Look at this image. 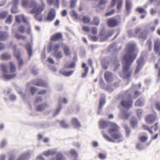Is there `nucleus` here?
<instances>
[{"mask_svg": "<svg viewBox=\"0 0 160 160\" xmlns=\"http://www.w3.org/2000/svg\"><path fill=\"white\" fill-rule=\"evenodd\" d=\"M136 46V44L134 43L128 44L127 47V53L124 55L123 57L124 62L123 66V78L125 79H128L131 75V72L128 70L136 57L133 53Z\"/></svg>", "mask_w": 160, "mask_h": 160, "instance_id": "1", "label": "nucleus"}, {"mask_svg": "<svg viewBox=\"0 0 160 160\" xmlns=\"http://www.w3.org/2000/svg\"><path fill=\"white\" fill-rule=\"evenodd\" d=\"M42 5L39 6V8H37L36 7L33 8L30 12L31 14L36 13L34 15V18L36 19L39 22L42 21V16L41 12L44 9L45 5L43 2L41 1Z\"/></svg>", "mask_w": 160, "mask_h": 160, "instance_id": "2", "label": "nucleus"}, {"mask_svg": "<svg viewBox=\"0 0 160 160\" xmlns=\"http://www.w3.org/2000/svg\"><path fill=\"white\" fill-rule=\"evenodd\" d=\"M7 65L6 64H2L0 66V68L3 72L2 75V79L5 81L13 78L16 76V73L13 74H8Z\"/></svg>", "mask_w": 160, "mask_h": 160, "instance_id": "3", "label": "nucleus"}, {"mask_svg": "<svg viewBox=\"0 0 160 160\" xmlns=\"http://www.w3.org/2000/svg\"><path fill=\"white\" fill-rule=\"evenodd\" d=\"M118 128L119 127L117 125V127H111L108 129V132L113 138L117 139L122 138V135L118 132Z\"/></svg>", "mask_w": 160, "mask_h": 160, "instance_id": "4", "label": "nucleus"}, {"mask_svg": "<svg viewBox=\"0 0 160 160\" xmlns=\"http://www.w3.org/2000/svg\"><path fill=\"white\" fill-rule=\"evenodd\" d=\"M137 63L138 65L134 72V74L135 75L138 74L139 72L144 64V61L143 56H141L137 59Z\"/></svg>", "mask_w": 160, "mask_h": 160, "instance_id": "5", "label": "nucleus"}, {"mask_svg": "<svg viewBox=\"0 0 160 160\" xmlns=\"http://www.w3.org/2000/svg\"><path fill=\"white\" fill-rule=\"evenodd\" d=\"M99 124L101 129H104L110 126H111L112 127H117V125L115 123L102 120H101L99 122Z\"/></svg>", "mask_w": 160, "mask_h": 160, "instance_id": "6", "label": "nucleus"}, {"mask_svg": "<svg viewBox=\"0 0 160 160\" xmlns=\"http://www.w3.org/2000/svg\"><path fill=\"white\" fill-rule=\"evenodd\" d=\"M32 83L34 85L39 87H47L48 84L44 81L40 79H36L32 81Z\"/></svg>", "mask_w": 160, "mask_h": 160, "instance_id": "7", "label": "nucleus"}, {"mask_svg": "<svg viewBox=\"0 0 160 160\" xmlns=\"http://www.w3.org/2000/svg\"><path fill=\"white\" fill-rule=\"evenodd\" d=\"M32 83L34 85L39 87H47L48 84L44 81L40 79H36L32 81Z\"/></svg>", "mask_w": 160, "mask_h": 160, "instance_id": "8", "label": "nucleus"}, {"mask_svg": "<svg viewBox=\"0 0 160 160\" xmlns=\"http://www.w3.org/2000/svg\"><path fill=\"white\" fill-rule=\"evenodd\" d=\"M13 53L17 59L18 67L20 68L23 65V61L22 59L21 58L20 53L18 50L15 49L13 51Z\"/></svg>", "mask_w": 160, "mask_h": 160, "instance_id": "9", "label": "nucleus"}, {"mask_svg": "<svg viewBox=\"0 0 160 160\" xmlns=\"http://www.w3.org/2000/svg\"><path fill=\"white\" fill-rule=\"evenodd\" d=\"M131 114L127 110L123 109L121 111L119 114V117L124 120H126L128 119L129 117Z\"/></svg>", "mask_w": 160, "mask_h": 160, "instance_id": "10", "label": "nucleus"}, {"mask_svg": "<svg viewBox=\"0 0 160 160\" xmlns=\"http://www.w3.org/2000/svg\"><path fill=\"white\" fill-rule=\"evenodd\" d=\"M120 104L123 107L126 108L128 109L132 106V100H126L123 99L121 101Z\"/></svg>", "mask_w": 160, "mask_h": 160, "instance_id": "11", "label": "nucleus"}, {"mask_svg": "<svg viewBox=\"0 0 160 160\" xmlns=\"http://www.w3.org/2000/svg\"><path fill=\"white\" fill-rule=\"evenodd\" d=\"M56 16V11L53 8H51L48 13L47 20L49 21H52L54 19Z\"/></svg>", "mask_w": 160, "mask_h": 160, "instance_id": "12", "label": "nucleus"}, {"mask_svg": "<svg viewBox=\"0 0 160 160\" xmlns=\"http://www.w3.org/2000/svg\"><path fill=\"white\" fill-rule=\"evenodd\" d=\"M108 23L110 27L113 28L118 25V21L116 19L112 18L108 20Z\"/></svg>", "mask_w": 160, "mask_h": 160, "instance_id": "13", "label": "nucleus"}, {"mask_svg": "<svg viewBox=\"0 0 160 160\" xmlns=\"http://www.w3.org/2000/svg\"><path fill=\"white\" fill-rule=\"evenodd\" d=\"M154 50L157 53L158 52V54L160 55V39H158L154 41Z\"/></svg>", "mask_w": 160, "mask_h": 160, "instance_id": "14", "label": "nucleus"}, {"mask_svg": "<svg viewBox=\"0 0 160 160\" xmlns=\"http://www.w3.org/2000/svg\"><path fill=\"white\" fill-rule=\"evenodd\" d=\"M145 103V98L142 97H141L136 101L135 105L136 106L142 107L144 105Z\"/></svg>", "mask_w": 160, "mask_h": 160, "instance_id": "15", "label": "nucleus"}, {"mask_svg": "<svg viewBox=\"0 0 160 160\" xmlns=\"http://www.w3.org/2000/svg\"><path fill=\"white\" fill-rule=\"evenodd\" d=\"M72 124L74 127L77 128H79L81 126L80 122L76 118H74L72 119Z\"/></svg>", "mask_w": 160, "mask_h": 160, "instance_id": "16", "label": "nucleus"}, {"mask_svg": "<svg viewBox=\"0 0 160 160\" xmlns=\"http://www.w3.org/2000/svg\"><path fill=\"white\" fill-rule=\"evenodd\" d=\"M62 37V35L61 32H58L52 36L51 40L52 41H56L58 40H61Z\"/></svg>", "mask_w": 160, "mask_h": 160, "instance_id": "17", "label": "nucleus"}, {"mask_svg": "<svg viewBox=\"0 0 160 160\" xmlns=\"http://www.w3.org/2000/svg\"><path fill=\"white\" fill-rule=\"evenodd\" d=\"M104 77L106 81L108 83L111 82L112 80V74L109 71H107L104 73Z\"/></svg>", "mask_w": 160, "mask_h": 160, "instance_id": "18", "label": "nucleus"}, {"mask_svg": "<svg viewBox=\"0 0 160 160\" xmlns=\"http://www.w3.org/2000/svg\"><path fill=\"white\" fill-rule=\"evenodd\" d=\"M156 120L155 116L152 114L148 116L146 118L147 122L148 124H152Z\"/></svg>", "mask_w": 160, "mask_h": 160, "instance_id": "19", "label": "nucleus"}, {"mask_svg": "<svg viewBox=\"0 0 160 160\" xmlns=\"http://www.w3.org/2000/svg\"><path fill=\"white\" fill-rule=\"evenodd\" d=\"M116 1L118 2L117 8L119 10L122 7L123 0H112V2L111 3V6L112 7H113L115 6Z\"/></svg>", "mask_w": 160, "mask_h": 160, "instance_id": "20", "label": "nucleus"}, {"mask_svg": "<svg viewBox=\"0 0 160 160\" xmlns=\"http://www.w3.org/2000/svg\"><path fill=\"white\" fill-rule=\"evenodd\" d=\"M30 158V155L29 153L26 152L20 155L17 160H28Z\"/></svg>", "mask_w": 160, "mask_h": 160, "instance_id": "21", "label": "nucleus"}, {"mask_svg": "<svg viewBox=\"0 0 160 160\" xmlns=\"http://www.w3.org/2000/svg\"><path fill=\"white\" fill-rule=\"evenodd\" d=\"M105 103V99L103 98H101L99 100V107L98 111V114H100L102 108Z\"/></svg>", "mask_w": 160, "mask_h": 160, "instance_id": "22", "label": "nucleus"}, {"mask_svg": "<svg viewBox=\"0 0 160 160\" xmlns=\"http://www.w3.org/2000/svg\"><path fill=\"white\" fill-rule=\"evenodd\" d=\"M9 37L8 33L5 32L0 31V41H5Z\"/></svg>", "mask_w": 160, "mask_h": 160, "instance_id": "23", "label": "nucleus"}, {"mask_svg": "<svg viewBox=\"0 0 160 160\" xmlns=\"http://www.w3.org/2000/svg\"><path fill=\"white\" fill-rule=\"evenodd\" d=\"M117 43L115 42L111 44L109 47L108 52H116L117 50Z\"/></svg>", "mask_w": 160, "mask_h": 160, "instance_id": "24", "label": "nucleus"}, {"mask_svg": "<svg viewBox=\"0 0 160 160\" xmlns=\"http://www.w3.org/2000/svg\"><path fill=\"white\" fill-rule=\"evenodd\" d=\"M25 47L28 55L30 57L31 56L32 54V49L31 44L29 42L27 43Z\"/></svg>", "mask_w": 160, "mask_h": 160, "instance_id": "25", "label": "nucleus"}, {"mask_svg": "<svg viewBox=\"0 0 160 160\" xmlns=\"http://www.w3.org/2000/svg\"><path fill=\"white\" fill-rule=\"evenodd\" d=\"M15 18L16 21L18 23H20V18L22 19L24 23H27L26 18L23 14H21L19 16H16Z\"/></svg>", "mask_w": 160, "mask_h": 160, "instance_id": "26", "label": "nucleus"}, {"mask_svg": "<svg viewBox=\"0 0 160 160\" xmlns=\"http://www.w3.org/2000/svg\"><path fill=\"white\" fill-rule=\"evenodd\" d=\"M47 107L48 105L45 103H44L38 106L36 108V109L38 111L42 112L44 110L46 107Z\"/></svg>", "mask_w": 160, "mask_h": 160, "instance_id": "27", "label": "nucleus"}, {"mask_svg": "<svg viewBox=\"0 0 160 160\" xmlns=\"http://www.w3.org/2000/svg\"><path fill=\"white\" fill-rule=\"evenodd\" d=\"M138 121L136 118L133 117L131 119V125L133 128H135L137 126Z\"/></svg>", "mask_w": 160, "mask_h": 160, "instance_id": "28", "label": "nucleus"}, {"mask_svg": "<svg viewBox=\"0 0 160 160\" xmlns=\"http://www.w3.org/2000/svg\"><path fill=\"white\" fill-rule=\"evenodd\" d=\"M100 19L98 17L94 16L92 21V23L93 25L98 26L100 23Z\"/></svg>", "mask_w": 160, "mask_h": 160, "instance_id": "29", "label": "nucleus"}, {"mask_svg": "<svg viewBox=\"0 0 160 160\" xmlns=\"http://www.w3.org/2000/svg\"><path fill=\"white\" fill-rule=\"evenodd\" d=\"M132 6V2L130 0H126V8L127 12L130 13V9Z\"/></svg>", "mask_w": 160, "mask_h": 160, "instance_id": "30", "label": "nucleus"}, {"mask_svg": "<svg viewBox=\"0 0 160 160\" xmlns=\"http://www.w3.org/2000/svg\"><path fill=\"white\" fill-rule=\"evenodd\" d=\"M63 51L64 54L67 56H68L71 54L69 47L66 45H65L63 47Z\"/></svg>", "mask_w": 160, "mask_h": 160, "instance_id": "31", "label": "nucleus"}, {"mask_svg": "<svg viewBox=\"0 0 160 160\" xmlns=\"http://www.w3.org/2000/svg\"><path fill=\"white\" fill-rule=\"evenodd\" d=\"M138 37L140 38H142L144 40H146L147 38L146 32L145 30L142 31L139 34Z\"/></svg>", "mask_w": 160, "mask_h": 160, "instance_id": "32", "label": "nucleus"}, {"mask_svg": "<svg viewBox=\"0 0 160 160\" xmlns=\"http://www.w3.org/2000/svg\"><path fill=\"white\" fill-rule=\"evenodd\" d=\"M114 33V31L113 30L108 31L106 35H105L103 37L104 40H107L108 38L111 36Z\"/></svg>", "mask_w": 160, "mask_h": 160, "instance_id": "33", "label": "nucleus"}, {"mask_svg": "<svg viewBox=\"0 0 160 160\" xmlns=\"http://www.w3.org/2000/svg\"><path fill=\"white\" fill-rule=\"evenodd\" d=\"M40 6H38L36 2L34 1L29 0L28 7L30 8L33 7V8H34L35 7H36L37 8H39Z\"/></svg>", "mask_w": 160, "mask_h": 160, "instance_id": "34", "label": "nucleus"}, {"mask_svg": "<svg viewBox=\"0 0 160 160\" xmlns=\"http://www.w3.org/2000/svg\"><path fill=\"white\" fill-rule=\"evenodd\" d=\"M65 159V158L61 152H59L57 153L55 160H64Z\"/></svg>", "mask_w": 160, "mask_h": 160, "instance_id": "35", "label": "nucleus"}, {"mask_svg": "<svg viewBox=\"0 0 160 160\" xmlns=\"http://www.w3.org/2000/svg\"><path fill=\"white\" fill-rule=\"evenodd\" d=\"M54 56L57 59L61 58L63 57L62 52L61 51L54 52Z\"/></svg>", "mask_w": 160, "mask_h": 160, "instance_id": "36", "label": "nucleus"}, {"mask_svg": "<svg viewBox=\"0 0 160 160\" xmlns=\"http://www.w3.org/2000/svg\"><path fill=\"white\" fill-rule=\"evenodd\" d=\"M10 56V55L8 53L4 52L2 54L1 58L3 60H7L9 59Z\"/></svg>", "mask_w": 160, "mask_h": 160, "instance_id": "37", "label": "nucleus"}, {"mask_svg": "<svg viewBox=\"0 0 160 160\" xmlns=\"http://www.w3.org/2000/svg\"><path fill=\"white\" fill-rule=\"evenodd\" d=\"M102 134L104 138L107 141L109 142H112L114 143L116 142V141L115 140H114L110 137H109L108 135L104 133V132H102Z\"/></svg>", "mask_w": 160, "mask_h": 160, "instance_id": "38", "label": "nucleus"}, {"mask_svg": "<svg viewBox=\"0 0 160 160\" xmlns=\"http://www.w3.org/2000/svg\"><path fill=\"white\" fill-rule=\"evenodd\" d=\"M9 70L11 72L13 73L16 71V68L15 65L12 62L10 63Z\"/></svg>", "mask_w": 160, "mask_h": 160, "instance_id": "39", "label": "nucleus"}, {"mask_svg": "<svg viewBox=\"0 0 160 160\" xmlns=\"http://www.w3.org/2000/svg\"><path fill=\"white\" fill-rule=\"evenodd\" d=\"M82 20L84 23H88L90 22L91 21V19L90 18L85 16H83Z\"/></svg>", "mask_w": 160, "mask_h": 160, "instance_id": "40", "label": "nucleus"}, {"mask_svg": "<svg viewBox=\"0 0 160 160\" xmlns=\"http://www.w3.org/2000/svg\"><path fill=\"white\" fill-rule=\"evenodd\" d=\"M62 108V105L61 104H59L58 107L56 110L55 112L53 115V116L55 117L58 115L60 111Z\"/></svg>", "mask_w": 160, "mask_h": 160, "instance_id": "41", "label": "nucleus"}, {"mask_svg": "<svg viewBox=\"0 0 160 160\" xmlns=\"http://www.w3.org/2000/svg\"><path fill=\"white\" fill-rule=\"evenodd\" d=\"M124 128L125 129L126 134V136L127 137H128L129 135L131 132V130L130 128L128 127L127 125L125 124L124 126Z\"/></svg>", "mask_w": 160, "mask_h": 160, "instance_id": "42", "label": "nucleus"}, {"mask_svg": "<svg viewBox=\"0 0 160 160\" xmlns=\"http://www.w3.org/2000/svg\"><path fill=\"white\" fill-rule=\"evenodd\" d=\"M70 14L71 16L73 17L76 19H78V14L74 10H72L70 12Z\"/></svg>", "mask_w": 160, "mask_h": 160, "instance_id": "43", "label": "nucleus"}, {"mask_svg": "<svg viewBox=\"0 0 160 160\" xmlns=\"http://www.w3.org/2000/svg\"><path fill=\"white\" fill-rule=\"evenodd\" d=\"M115 67L114 70L115 72L118 69V68L120 66V64L119 63V61L117 59H116L114 62Z\"/></svg>", "mask_w": 160, "mask_h": 160, "instance_id": "44", "label": "nucleus"}, {"mask_svg": "<svg viewBox=\"0 0 160 160\" xmlns=\"http://www.w3.org/2000/svg\"><path fill=\"white\" fill-rule=\"evenodd\" d=\"M11 11L12 13H16L18 12L17 5H13L11 8Z\"/></svg>", "mask_w": 160, "mask_h": 160, "instance_id": "45", "label": "nucleus"}, {"mask_svg": "<svg viewBox=\"0 0 160 160\" xmlns=\"http://www.w3.org/2000/svg\"><path fill=\"white\" fill-rule=\"evenodd\" d=\"M60 124L61 126L64 128H69V125L68 124L66 123L65 121H62L60 122Z\"/></svg>", "mask_w": 160, "mask_h": 160, "instance_id": "46", "label": "nucleus"}, {"mask_svg": "<svg viewBox=\"0 0 160 160\" xmlns=\"http://www.w3.org/2000/svg\"><path fill=\"white\" fill-rule=\"evenodd\" d=\"M76 65V63L75 62H72L69 65H65V68H74Z\"/></svg>", "mask_w": 160, "mask_h": 160, "instance_id": "47", "label": "nucleus"}, {"mask_svg": "<svg viewBox=\"0 0 160 160\" xmlns=\"http://www.w3.org/2000/svg\"><path fill=\"white\" fill-rule=\"evenodd\" d=\"M70 152L71 154L73 155V156L75 158H76L78 156V154L76 152V151L73 149H72L70 151Z\"/></svg>", "mask_w": 160, "mask_h": 160, "instance_id": "48", "label": "nucleus"}, {"mask_svg": "<svg viewBox=\"0 0 160 160\" xmlns=\"http://www.w3.org/2000/svg\"><path fill=\"white\" fill-rule=\"evenodd\" d=\"M143 110L142 109H139L137 110V114L139 118L142 116Z\"/></svg>", "mask_w": 160, "mask_h": 160, "instance_id": "49", "label": "nucleus"}, {"mask_svg": "<svg viewBox=\"0 0 160 160\" xmlns=\"http://www.w3.org/2000/svg\"><path fill=\"white\" fill-rule=\"evenodd\" d=\"M84 70V72L81 75V77L82 78H85L87 76L88 71V68H85Z\"/></svg>", "mask_w": 160, "mask_h": 160, "instance_id": "50", "label": "nucleus"}, {"mask_svg": "<svg viewBox=\"0 0 160 160\" xmlns=\"http://www.w3.org/2000/svg\"><path fill=\"white\" fill-rule=\"evenodd\" d=\"M8 14V12L7 11H4L0 13V18L3 19L5 18Z\"/></svg>", "mask_w": 160, "mask_h": 160, "instance_id": "51", "label": "nucleus"}, {"mask_svg": "<svg viewBox=\"0 0 160 160\" xmlns=\"http://www.w3.org/2000/svg\"><path fill=\"white\" fill-rule=\"evenodd\" d=\"M29 3V0H23L22 2V6L23 7H28Z\"/></svg>", "mask_w": 160, "mask_h": 160, "instance_id": "52", "label": "nucleus"}, {"mask_svg": "<svg viewBox=\"0 0 160 160\" xmlns=\"http://www.w3.org/2000/svg\"><path fill=\"white\" fill-rule=\"evenodd\" d=\"M148 139L147 137L145 136H141L139 138V140L142 142H145Z\"/></svg>", "mask_w": 160, "mask_h": 160, "instance_id": "53", "label": "nucleus"}, {"mask_svg": "<svg viewBox=\"0 0 160 160\" xmlns=\"http://www.w3.org/2000/svg\"><path fill=\"white\" fill-rule=\"evenodd\" d=\"M147 43L148 46L149 50L150 51L151 50L152 47V41L150 39H148L147 41Z\"/></svg>", "mask_w": 160, "mask_h": 160, "instance_id": "54", "label": "nucleus"}, {"mask_svg": "<svg viewBox=\"0 0 160 160\" xmlns=\"http://www.w3.org/2000/svg\"><path fill=\"white\" fill-rule=\"evenodd\" d=\"M105 90L109 92H111L113 91V89L111 87L110 85H109L106 87Z\"/></svg>", "mask_w": 160, "mask_h": 160, "instance_id": "55", "label": "nucleus"}, {"mask_svg": "<svg viewBox=\"0 0 160 160\" xmlns=\"http://www.w3.org/2000/svg\"><path fill=\"white\" fill-rule=\"evenodd\" d=\"M9 98L10 100L12 101H15L16 100V96L13 94H12L9 96Z\"/></svg>", "mask_w": 160, "mask_h": 160, "instance_id": "56", "label": "nucleus"}, {"mask_svg": "<svg viewBox=\"0 0 160 160\" xmlns=\"http://www.w3.org/2000/svg\"><path fill=\"white\" fill-rule=\"evenodd\" d=\"M107 2L106 0H100L99 1V4L98 5V6L99 8H100V6L102 5H105Z\"/></svg>", "mask_w": 160, "mask_h": 160, "instance_id": "57", "label": "nucleus"}, {"mask_svg": "<svg viewBox=\"0 0 160 160\" xmlns=\"http://www.w3.org/2000/svg\"><path fill=\"white\" fill-rule=\"evenodd\" d=\"M73 72V71H71L65 72L64 73L63 75L65 76L69 77L72 75Z\"/></svg>", "mask_w": 160, "mask_h": 160, "instance_id": "58", "label": "nucleus"}, {"mask_svg": "<svg viewBox=\"0 0 160 160\" xmlns=\"http://www.w3.org/2000/svg\"><path fill=\"white\" fill-rule=\"evenodd\" d=\"M141 94V92L138 91H136L134 93V98L136 99L138 97L140 96Z\"/></svg>", "mask_w": 160, "mask_h": 160, "instance_id": "59", "label": "nucleus"}, {"mask_svg": "<svg viewBox=\"0 0 160 160\" xmlns=\"http://www.w3.org/2000/svg\"><path fill=\"white\" fill-rule=\"evenodd\" d=\"M18 30L21 33H23L25 32V28L23 26H21L18 27Z\"/></svg>", "mask_w": 160, "mask_h": 160, "instance_id": "60", "label": "nucleus"}, {"mask_svg": "<svg viewBox=\"0 0 160 160\" xmlns=\"http://www.w3.org/2000/svg\"><path fill=\"white\" fill-rule=\"evenodd\" d=\"M7 140L6 139H3L2 140L1 143L0 144V147L3 148L6 145Z\"/></svg>", "mask_w": 160, "mask_h": 160, "instance_id": "61", "label": "nucleus"}, {"mask_svg": "<svg viewBox=\"0 0 160 160\" xmlns=\"http://www.w3.org/2000/svg\"><path fill=\"white\" fill-rule=\"evenodd\" d=\"M115 12V11L114 9H112L111 10L106 13L105 15L106 16L111 15L114 13Z\"/></svg>", "mask_w": 160, "mask_h": 160, "instance_id": "62", "label": "nucleus"}, {"mask_svg": "<svg viewBox=\"0 0 160 160\" xmlns=\"http://www.w3.org/2000/svg\"><path fill=\"white\" fill-rule=\"evenodd\" d=\"M92 32L93 34L95 35L97 33L98 30L97 28L96 27H92Z\"/></svg>", "mask_w": 160, "mask_h": 160, "instance_id": "63", "label": "nucleus"}, {"mask_svg": "<svg viewBox=\"0 0 160 160\" xmlns=\"http://www.w3.org/2000/svg\"><path fill=\"white\" fill-rule=\"evenodd\" d=\"M60 48V46L59 44H55L53 47L54 52H58V50Z\"/></svg>", "mask_w": 160, "mask_h": 160, "instance_id": "64", "label": "nucleus"}]
</instances>
